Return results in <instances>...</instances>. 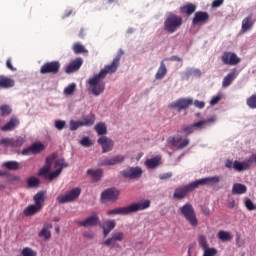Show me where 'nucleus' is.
I'll return each mask as SVG.
<instances>
[{
  "instance_id": "nucleus-1",
  "label": "nucleus",
  "mask_w": 256,
  "mask_h": 256,
  "mask_svg": "<svg viewBox=\"0 0 256 256\" xmlns=\"http://www.w3.org/2000/svg\"><path fill=\"white\" fill-rule=\"evenodd\" d=\"M123 55H125V51L120 49L111 64L105 65L98 74L94 75L88 80V91H90L92 95L99 97V95L105 91V77H107V75L117 73V69H119L121 57H123Z\"/></svg>"
},
{
  "instance_id": "nucleus-2",
  "label": "nucleus",
  "mask_w": 256,
  "mask_h": 256,
  "mask_svg": "<svg viewBox=\"0 0 256 256\" xmlns=\"http://www.w3.org/2000/svg\"><path fill=\"white\" fill-rule=\"evenodd\" d=\"M151 207L150 200H142L129 206L119 207L112 210H108L106 215H131V213H137L139 211H145Z\"/></svg>"
},
{
  "instance_id": "nucleus-3",
  "label": "nucleus",
  "mask_w": 256,
  "mask_h": 256,
  "mask_svg": "<svg viewBox=\"0 0 256 256\" xmlns=\"http://www.w3.org/2000/svg\"><path fill=\"white\" fill-rule=\"evenodd\" d=\"M181 25H183V17L173 12H169L164 21V31L173 34L181 28Z\"/></svg>"
},
{
  "instance_id": "nucleus-4",
  "label": "nucleus",
  "mask_w": 256,
  "mask_h": 256,
  "mask_svg": "<svg viewBox=\"0 0 256 256\" xmlns=\"http://www.w3.org/2000/svg\"><path fill=\"white\" fill-rule=\"evenodd\" d=\"M178 212L184 219L187 220L191 227H197L199 225V219H197V213H195V208L191 203H186L178 209Z\"/></svg>"
},
{
  "instance_id": "nucleus-5",
  "label": "nucleus",
  "mask_w": 256,
  "mask_h": 256,
  "mask_svg": "<svg viewBox=\"0 0 256 256\" xmlns=\"http://www.w3.org/2000/svg\"><path fill=\"white\" fill-rule=\"evenodd\" d=\"M61 71V62L58 60L46 62L40 68L41 75H57Z\"/></svg>"
},
{
  "instance_id": "nucleus-6",
  "label": "nucleus",
  "mask_w": 256,
  "mask_h": 256,
  "mask_svg": "<svg viewBox=\"0 0 256 256\" xmlns=\"http://www.w3.org/2000/svg\"><path fill=\"white\" fill-rule=\"evenodd\" d=\"M225 167L226 169H233L234 171L241 173V171H247V169L251 167V160H244L243 162L235 160L233 162L232 160L227 159L225 161Z\"/></svg>"
},
{
  "instance_id": "nucleus-7",
  "label": "nucleus",
  "mask_w": 256,
  "mask_h": 256,
  "mask_svg": "<svg viewBox=\"0 0 256 256\" xmlns=\"http://www.w3.org/2000/svg\"><path fill=\"white\" fill-rule=\"evenodd\" d=\"M79 195H81V188H74L68 193L58 196L57 201L61 204L73 203V201L79 199Z\"/></svg>"
},
{
  "instance_id": "nucleus-8",
  "label": "nucleus",
  "mask_w": 256,
  "mask_h": 256,
  "mask_svg": "<svg viewBox=\"0 0 256 256\" xmlns=\"http://www.w3.org/2000/svg\"><path fill=\"white\" fill-rule=\"evenodd\" d=\"M27 138L25 136H17L16 138H2L0 145L3 147H23Z\"/></svg>"
},
{
  "instance_id": "nucleus-9",
  "label": "nucleus",
  "mask_w": 256,
  "mask_h": 256,
  "mask_svg": "<svg viewBox=\"0 0 256 256\" xmlns=\"http://www.w3.org/2000/svg\"><path fill=\"white\" fill-rule=\"evenodd\" d=\"M194 189H197L195 182H191L185 186H180L175 189L173 197L174 199H185V197H187V195H189V193Z\"/></svg>"
},
{
  "instance_id": "nucleus-10",
  "label": "nucleus",
  "mask_w": 256,
  "mask_h": 256,
  "mask_svg": "<svg viewBox=\"0 0 256 256\" xmlns=\"http://www.w3.org/2000/svg\"><path fill=\"white\" fill-rule=\"evenodd\" d=\"M123 161H125V156L123 155L106 157L98 161V167H111L113 165H117V163H123Z\"/></svg>"
},
{
  "instance_id": "nucleus-11",
  "label": "nucleus",
  "mask_w": 256,
  "mask_h": 256,
  "mask_svg": "<svg viewBox=\"0 0 256 256\" xmlns=\"http://www.w3.org/2000/svg\"><path fill=\"white\" fill-rule=\"evenodd\" d=\"M221 179H223L222 176L215 175V176L201 178L199 180L194 181V183L196 185V189L198 187L203 186V185H207L209 187H213V185H219V183H221Z\"/></svg>"
},
{
  "instance_id": "nucleus-12",
  "label": "nucleus",
  "mask_w": 256,
  "mask_h": 256,
  "mask_svg": "<svg viewBox=\"0 0 256 256\" xmlns=\"http://www.w3.org/2000/svg\"><path fill=\"white\" fill-rule=\"evenodd\" d=\"M120 174L125 179H140L141 175H143V169L141 167H128L125 170L121 171Z\"/></svg>"
},
{
  "instance_id": "nucleus-13",
  "label": "nucleus",
  "mask_w": 256,
  "mask_h": 256,
  "mask_svg": "<svg viewBox=\"0 0 256 256\" xmlns=\"http://www.w3.org/2000/svg\"><path fill=\"white\" fill-rule=\"evenodd\" d=\"M169 143L170 145H172V147H175L176 149H178V151H181V149H185V147H189L191 140H189V138L183 139L181 135H176L169 139Z\"/></svg>"
},
{
  "instance_id": "nucleus-14",
  "label": "nucleus",
  "mask_w": 256,
  "mask_h": 256,
  "mask_svg": "<svg viewBox=\"0 0 256 256\" xmlns=\"http://www.w3.org/2000/svg\"><path fill=\"white\" fill-rule=\"evenodd\" d=\"M223 65H239L241 58L235 54V52H223L221 56Z\"/></svg>"
},
{
  "instance_id": "nucleus-15",
  "label": "nucleus",
  "mask_w": 256,
  "mask_h": 256,
  "mask_svg": "<svg viewBox=\"0 0 256 256\" xmlns=\"http://www.w3.org/2000/svg\"><path fill=\"white\" fill-rule=\"evenodd\" d=\"M119 195H121V192L118 189L109 188L101 193V199L103 203H105V201H111L112 203H115V201L119 199Z\"/></svg>"
},
{
  "instance_id": "nucleus-16",
  "label": "nucleus",
  "mask_w": 256,
  "mask_h": 256,
  "mask_svg": "<svg viewBox=\"0 0 256 256\" xmlns=\"http://www.w3.org/2000/svg\"><path fill=\"white\" fill-rule=\"evenodd\" d=\"M193 104V100L189 98H180L168 105L169 109H178V111H182V109H187L191 107Z\"/></svg>"
},
{
  "instance_id": "nucleus-17",
  "label": "nucleus",
  "mask_w": 256,
  "mask_h": 256,
  "mask_svg": "<svg viewBox=\"0 0 256 256\" xmlns=\"http://www.w3.org/2000/svg\"><path fill=\"white\" fill-rule=\"evenodd\" d=\"M97 142L102 147V153H109L115 147V142L107 136L100 137Z\"/></svg>"
},
{
  "instance_id": "nucleus-18",
  "label": "nucleus",
  "mask_w": 256,
  "mask_h": 256,
  "mask_svg": "<svg viewBox=\"0 0 256 256\" xmlns=\"http://www.w3.org/2000/svg\"><path fill=\"white\" fill-rule=\"evenodd\" d=\"M83 65V58L78 57L74 60H72L65 68V73L68 75H71V73H75L81 69Z\"/></svg>"
},
{
  "instance_id": "nucleus-19",
  "label": "nucleus",
  "mask_w": 256,
  "mask_h": 256,
  "mask_svg": "<svg viewBox=\"0 0 256 256\" xmlns=\"http://www.w3.org/2000/svg\"><path fill=\"white\" fill-rule=\"evenodd\" d=\"M209 21V13L198 11L194 14L192 25H205Z\"/></svg>"
},
{
  "instance_id": "nucleus-20",
  "label": "nucleus",
  "mask_w": 256,
  "mask_h": 256,
  "mask_svg": "<svg viewBox=\"0 0 256 256\" xmlns=\"http://www.w3.org/2000/svg\"><path fill=\"white\" fill-rule=\"evenodd\" d=\"M123 239H125V234L123 232H115L110 238L104 241L103 245H106V247H115L117 241L121 242Z\"/></svg>"
},
{
  "instance_id": "nucleus-21",
  "label": "nucleus",
  "mask_w": 256,
  "mask_h": 256,
  "mask_svg": "<svg viewBox=\"0 0 256 256\" xmlns=\"http://www.w3.org/2000/svg\"><path fill=\"white\" fill-rule=\"evenodd\" d=\"M216 121H217V118L211 117L206 120H200L198 122H195L194 124H192V127L194 131L195 130L201 131V129H205L206 125H213V123H215Z\"/></svg>"
},
{
  "instance_id": "nucleus-22",
  "label": "nucleus",
  "mask_w": 256,
  "mask_h": 256,
  "mask_svg": "<svg viewBox=\"0 0 256 256\" xmlns=\"http://www.w3.org/2000/svg\"><path fill=\"white\" fill-rule=\"evenodd\" d=\"M99 223V216L96 214L91 215L90 217L86 218L84 221H79L78 225L80 227H93Z\"/></svg>"
},
{
  "instance_id": "nucleus-23",
  "label": "nucleus",
  "mask_w": 256,
  "mask_h": 256,
  "mask_svg": "<svg viewBox=\"0 0 256 256\" xmlns=\"http://www.w3.org/2000/svg\"><path fill=\"white\" fill-rule=\"evenodd\" d=\"M43 209L37 206L36 204H31L28 205L24 210H23V215L25 217H33V215H37V213H41Z\"/></svg>"
},
{
  "instance_id": "nucleus-24",
  "label": "nucleus",
  "mask_w": 256,
  "mask_h": 256,
  "mask_svg": "<svg viewBox=\"0 0 256 256\" xmlns=\"http://www.w3.org/2000/svg\"><path fill=\"white\" fill-rule=\"evenodd\" d=\"M50 229H53V224L51 223L44 224L42 230L38 233V237H43L44 241H49V239H51Z\"/></svg>"
},
{
  "instance_id": "nucleus-25",
  "label": "nucleus",
  "mask_w": 256,
  "mask_h": 256,
  "mask_svg": "<svg viewBox=\"0 0 256 256\" xmlns=\"http://www.w3.org/2000/svg\"><path fill=\"white\" fill-rule=\"evenodd\" d=\"M195 11H197V6L193 3H188L180 7V13L187 15V17H191Z\"/></svg>"
},
{
  "instance_id": "nucleus-26",
  "label": "nucleus",
  "mask_w": 256,
  "mask_h": 256,
  "mask_svg": "<svg viewBox=\"0 0 256 256\" xmlns=\"http://www.w3.org/2000/svg\"><path fill=\"white\" fill-rule=\"evenodd\" d=\"M11 87H15V80L4 75H0V88L11 89Z\"/></svg>"
},
{
  "instance_id": "nucleus-27",
  "label": "nucleus",
  "mask_w": 256,
  "mask_h": 256,
  "mask_svg": "<svg viewBox=\"0 0 256 256\" xmlns=\"http://www.w3.org/2000/svg\"><path fill=\"white\" fill-rule=\"evenodd\" d=\"M236 78H237V70L233 69L229 74H227L226 77H224L222 81V87L224 88L229 87V85H231Z\"/></svg>"
},
{
  "instance_id": "nucleus-28",
  "label": "nucleus",
  "mask_w": 256,
  "mask_h": 256,
  "mask_svg": "<svg viewBox=\"0 0 256 256\" xmlns=\"http://www.w3.org/2000/svg\"><path fill=\"white\" fill-rule=\"evenodd\" d=\"M19 125V119L11 117L10 120L1 127V131H13Z\"/></svg>"
},
{
  "instance_id": "nucleus-29",
  "label": "nucleus",
  "mask_w": 256,
  "mask_h": 256,
  "mask_svg": "<svg viewBox=\"0 0 256 256\" xmlns=\"http://www.w3.org/2000/svg\"><path fill=\"white\" fill-rule=\"evenodd\" d=\"M250 29H253V14H250L248 17L242 20L243 33H247V31H250Z\"/></svg>"
},
{
  "instance_id": "nucleus-30",
  "label": "nucleus",
  "mask_w": 256,
  "mask_h": 256,
  "mask_svg": "<svg viewBox=\"0 0 256 256\" xmlns=\"http://www.w3.org/2000/svg\"><path fill=\"white\" fill-rule=\"evenodd\" d=\"M247 193V186L241 183H235L232 186V195H245Z\"/></svg>"
},
{
  "instance_id": "nucleus-31",
  "label": "nucleus",
  "mask_w": 256,
  "mask_h": 256,
  "mask_svg": "<svg viewBox=\"0 0 256 256\" xmlns=\"http://www.w3.org/2000/svg\"><path fill=\"white\" fill-rule=\"evenodd\" d=\"M87 175H90L93 181H101V179L103 178V169H88Z\"/></svg>"
},
{
  "instance_id": "nucleus-32",
  "label": "nucleus",
  "mask_w": 256,
  "mask_h": 256,
  "mask_svg": "<svg viewBox=\"0 0 256 256\" xmlns=\"http://www.w3.org/2000/svg\"><path fill=\"white\" fill-rule=\"evenodd\" d=\"M34 202L37 207L43 209V203H45V191L37 192L34 197Z\"/></svg>"
},
{
  "instance_id": "nucleus-33",
  "label": "nucleus",
  "mask_w": 256,
  "mask_h": 256,
  "mask_svg": "<svg viewBox=\"0 0 256 256\" xmlns=\"http://www.w3.org/2000/svg\"><path fill=\"white\" fill-rule=\"evenodd\" d=\"M80 122H82V127H92V125H95V114L90 113L87 116H83Z\"/></svg>"
},
{
  "instance_id": "nucleus-34",
  "label": "nucleus",
  "mask_w": 256,
  "mask_h": 256,
  "mask_svg": "<svg viewBox=\"0 0 256 256\" xmlns=\"http://www.w3.org/2000/svg\"><path fill=\"white\" fill-rule=\"evenodd\" d=\"M167 75V66L165 65V60H162L157 73L155 74V79L161 80Z\"/></svg>"
},
{
  "instance_id": "nucleus-35",
  "label": "nucleus",
  "mask_w": 256,
  "mask_h": 256,
  "mask_svg": "<svg viewBox=\"0 0 256 256\" xmlns=\"http://www.w3.org/2000/svg\"><path fill=\"white\" fill-rule=\"evenodd\" d=\"M160 163H161V157L156 156L152 159L146 160L145 165L148 167V169H155L156 167H159Z\"/></svg>"
},
{
  "instance_id": "nucleus-36",
  "label": "nucleus",
  "mask_w": 256,
  "mask_h": 256,
  "mask_svg": "<svg viewBox=\"0 0 256 256\" xmlns=\"http://www.w3.org/2000/svg\"><path fill=\"white\" fill-rule=\"evenodd\" d=\"M72 50L74 51L75 55H81L83 53H89V50L85 48L83 44L80 42L74 43Z\"/></svg>"
},
{
  "instance_id": "nucleus-37",
  "label": "nucleus",
  "mask_w": 256,
  "mask_h": 256,
  "mask_svg": "<svg viewBox=\"0 0 256 256\" xmlns=\"http://www.w3.org/2000/svg\"><path fill=\"white\" fill-rule=\"evenodd\" d=\"M217 236L220 241H231L233 239V235L225 230H220Z\"/></svg>"
},
{
  "instance_id": "nucleus-38",
  "label": "nucleus",
  "mask_w": 256,
  "mask_h": 256,
  "mask_svg": "<svg viewBox=\"0 0 256 256\" xmlns=\"http://www.w3.org/2000/svg\"><path fill=\"white\" fill-rule=\"evenodd\" d=\"M94 129L98 135H107V125L103 122L97 123Z\"/></svg>"
},
{
  "instance_id": "nucleus-39",
  "label": "nucleus",
  "mask_w": 256,
  "mask_h": 256,
  "mask_svg": "<svg viewBox=\"0 0 256 256\" xmlns=\"http://www.w3.org/2000/svg\"><path fill=\"white\" fill-rule=\"evenodd\" d=\"M3 167L9 171H17L19 169V162L17 161H7L3 163Z\"/></svg>"
},
{
  "instance_id": "nucleus-40",
  "label": "nucleus",
  "mask_w": 256,
  "mask_h": 256,
  "mask_svg": "<svg viewBox=\"0 0 256 256\" xmlns=\"http://www.w3.org/2000/svg\"><path fill=\"white\" fill-rule=\"evenodd\" d=\"M41 180H39V178L32 176L30 178L27 179V186L29 189H33L35 187H37L38 185H40Z\"/></svg>"
},
{
  "instance_id": "nucleus-41",
  "label": "nucleus",
  "mask_w": 256,
  "mask_h": 256,
  "mask_svg": "<svg viewBox=\"0 0 256 256\" xmlns=\"http://www.w3.org/2000/svg\"><path fill=\"white\" fill-rule=\"evenodd\" d=\"M198 245L201 247V249H207L209 247V242H207V236L205 235H199L198 236Z\"/></svg>"
},
{
  "instance_id": "nucleus-42",
  "label": "nucleus",
  "mask_w": 256,
  "mask_h": 256,
  "mask_svg": "<svg viewBox=\"0 0 256 256\" xmlns=\"http://www.w3.org/2000/svg\"><path fill=\"white\" fill-rule=\"evenodd\" d=\"M30 147L32 149L33 155H37L38 153H41L43 149H45V145H43L42 143H34Z\"/></svg>"
},
{
  "instance_id": "nucleus-43",
  "label": "nucleus",
  "mask_w": 256,
  "mask_h": 256,
  "mask_svg": "<svg viewBox=\"0 0 256 256\" xmlns=\"http://www.w3.org/2000/svg\"><path fill=\"white\" fill-rule=\"evenodd\" d=\"M246 105L250 109H256V94H253V95H251L250 97L247 98Z\"/></svg>"
},
{
  "instance_id": "nucleus-44",
  "label": "nucleus",
  "mask_w": 256,
  "mask_h": 256,
  "mask_svg": "<svg viewBox=\"0 0 256 256\" xmlns=\"http://www.w3.org/2000/svg\"><path fill=\"white\" fill-rule=\"evenodd\" d=\"M77 89V84L71 83L64 89V95H73Z\"/></svg>"
},
{
  "instance_id": "nucleus-45",
  "label": "nucleus",
  "mask_w": 256,
  "mask_h": 256,
  "mask_svg": "<svg viewBox=\"0 0 256 256\" xmlns=\"http://www.w3.org/2000/svg\"><path fill=\"white\" fill-rule=\"evenodd\" d=\"M54 167L55 168L58 167V169H61V172H62L63 169H65L66 167H69V164L65 162V159H59L55 161Z\"/></svg>"
},
{
  "instance_id": "nucleus-46",
  "label": "nucleus",
  "mask_w": 256,
  "mask_h": 256,
  "mask_svg": "<svg viewBox=\"0 0 256 256\" xmlns=\"http://www.w3.org/2000/svg\"><path fill=\"white\" fill-rule=\"evenodd\" d=\"M244 206L246 207V209L248 211H256V205H255V203H253L252 199L247 198L244 201Z\"/></svg>"
},
{
  "instance_id": "nucleus-47",
  "label": "nucleus",
  "mask_w": 256,
  "mask_h": 256,
  "mask_svg": "<svg viewBox=\"0 0 256 256\" xmlns=\"http://www.w3.org/2000/svg\"><path fill=\"white\" fill-rule=\"evenodd\" d=\"M11 107L9 105H2L0 107V113L2 117H7V115H11Z\"/></svg>"
},
{
  "instance_id": "nucleus-48",
  "label": "nucleus",
  "mask_w": 256,
  "mask_h": 256,
  "mask_svg": "<svg viewBox=\"0 0 256 256\" xmlns=\"http://www.w3.org/2000/svg\"><path fill=\"white\" fill-rule=\"evenodd\" d=\"M80 127H83V123L81 121H70V131H77Z\"/></svg>"
},
{
  "instance_id": "nucleus-49",
  "label": "nucleus",
  "mask_w": 256,
  "mask_h": 256,
  "mask_svg": "<svg viewBox=\"0 0 256 256\" xmlns=\"http://www.w3.org/2000/svg\"><path fill=\"white\" fill-rule=\"evenodd\" d=\"M180 133H185L186 135H192V133H195V130L193 128V125L183 126L180 130Z\"/></svg>"
},
{
  "instance_id": "nucleus-50",
  "label": "nucleus",
  "mask_w": 256,
  "mask_h": 256,
  "mask_svg": "<svg viewBox=\"0 0 256 256\" xmlns=\"http://www.w3.org/2000/svg\"><path fill=\"white\" fill-rule=\"evenodd\" d=\"M49 171H51V168L48 166H44L39 170L38 175L39 177H45V179H48L47 174L49 173Z\"/></svg>"
},
{
  "instance_id": "nucleus-51",
  "label": "nucleus",
  "mask_w": 256,
  "mask_h": 256,
  "mask_svg": "<svg viewBox=\"0 0 256 256\" xmlns=\"http://www.w3.org/2000/svg\"><path fill=\"white\" fill-rule=\"evenodd\" d=\"M204 253L203 256H215L217 255V250L216 248H204Z\"/></svg>"
},
{
  "instance_id": "nucleus-52",
  "label": "nucleus",
  "mask_w": 256,
  "mask_h": 256,
  "mask_svg": "<svg viewBox=\"0 0 256 256\" xmlns=\"http://www.w3.org/2000/svg\"><path fill=\"white\" fill-rule=\"evenodd\" d=\"M61 168H57L54 172H50L48 175L49 181H53V179H56V177H59L61 175Z\"/></svg>"
},
{
  "instance_id": "nucleus-53",
  "label": "nucleus",
  "mask_w": 256,
  "mask_h": 256,
  "mask_svg": "<svg viewBox=\"0 0 256 256\" xmlns=\"http://www.w3.org/2000/svg\"><path fill=\"white\" fill-rule=\"evenodd\" d=\"M54 125H55L56 129H58V131H63V129H65V125H67V123L65 122V120H56Z\"/></svg>"
},
{
  "instance_id": "nucleus-54",
  "label": "nucleus",
  "mask_w": 256,
  "mask_h": 256,
  "mask_svg": "<svg viewBox=\"0 0 256 256\" xmlns=\"http://www.w3.org/2000/svg\"><path fill=\"white\" fill-rule=\"evenodd\" d=\"M80 145H82V147H91L93 143L91 142V139L86 136L80 140Z\"/></svg>"
},
{
  "instance_id": "nucleus-55",
  "label": "nucleus",
  "mask_w": 256,
  "mask_h": 256,
  "mask_svg": "<svg viewBox=\"0 0 256 256\" xmlns=\"http://www.w3.org/2000/svg\"><path fill=\"white\" fill-rule=\"evenodd\" d=\"M23 256H37V252L33 251L31 248H24L22 250Z\"/></svg>"
},
{
  "instance_id": "nucleus-56",
  "label": "nucleus",
  "mask_w": 256,
  "mask_h": 256,
  "mask_svg": "<svg viewBox=\"0 0 256 256\" xmlns=\"http://www.w3.org/2000/svg\"><path fill=\"white\" fill-rule=\"evenodd\" d=\"M105 229H107L108 231H113L115 229L116 223L115 220H108L105 223Z\"/></svg>"
},
{
  "instance_id": "nucleus-57",
  "label": "nucleus",
  "mask_w": 256,
  "mask_h": 256,
  "mask_svg": "<svg viewBox=\"0 0 256 256\" xmlns=\"http://www.w3.org/2000/svg\"><path fill=\"white\" fill-rule=\"evenodd\" d=\"M171 177H173V173H171V172L159 175V179H161L162 181H165L167 179H171Z\"/></svg>"
},
{
  "instance_id": "nucleus-58",
  "label": "nucleus",
  "mask_w": 256,
  "mask_h": 256,
  "mask_svg": "<svg viewBox=\"0 0 256 256\" xmlns=\"http://www.w3.org/2000/svg\"><path fill=\"white\" fill-rule=\"evenodd\" d=\"M219 101H221V95L214 96L210 100V105H212V106L217 105V103H219Z\"/></svg>"
},
{
  "instance_id": "nucleus-59",
  "label": "nucleus",
  "mask_w": 256,
  "mask_h": 256,
  "mask_svg": "<svg viewBox=\"0 0 256 256\" xmlns=\"http://www.w3.org/2000/svg\"><path fill=\"white\" fill-rule=\"evenodd\" d=\"M194 105H195V107H197L198 109H203V108L205 107V102L199 101V100H195V101H194Z\"/></svg>"
},
{
  "instance_id": "nucleus-60",
  "label": "nucleus",
  "mask_w": 256,
  "mask_h": 256,
  "mask_svg": "<svg viewBox=\"0 0 256 256\" xmlns=\"http://www.w3.org/2000/svg\"><path fill=\"white\" fill-rule=\"evenodd\" d=\"M201 211L203 215H205L206 217H209V215L211 214V210H209L207 206H202Z\"/></svg>"
},
{
  "instance_id": "nucleus-61",
  "label": "nucleus",
  "mask_w": 256,
  "mask_h": 256,
  "mask_svg": "<svg viewBox=\"0 0 256 256\" xmlns=\"http://www.w3.org/2000/svg\"><path fill=\"white\" fill-rule=\"evenodd\" d=\"M225 0H214L212 2V7L217 8L221 7Z\"/></svg>"
},
{
  "instance_id": "nucleus-62",
  "label": "nucleus",
  "mask_w": 256,
  "mask_h": 256,
  "mask_svg": "<svg viewBox=\"0 0 256 256\" xmlns=\"http://www.w3.org/2000/svg\"><path fill=\"white\" fill-rule=\"evenodd\" d=\"M6 67H8V69H10V71H17V68L13 67V64L11 63V58H9L6 61Z\"/></svg>"
},
{
  "instance_id": "nucleus-63",
  "label": "nucleus",
  "mask_w": 256,
  "mask_h": 256,
  "mask_svg": "<svg viewBox=\"0 0 256 256\" xmlns=\"http://www.w3.org/2000/svg\"><path fill=\"white\" fill-rule=\"evenodd\" d=\"M55 158L54 157H47L46 158V164H45V166L46 167H49L50 169H51V165H53V160H54Z\"/></svg>"
},
{
  "instance_id": "nucleus-64",
  "label": "nucleus",
  "mask_w": 256,
  "mask_h": 256,
  "mask_svg": "<svg viewBox=\"0 0 256 256\" xmlns=\"http://www.w3.org/2000/svg\"><path fill=\"white\" fill-rule=\"evenodd\" d=\"M31 153H33L31 146L22 150V155H31Z\"/></svg>"
}]
</instances>
